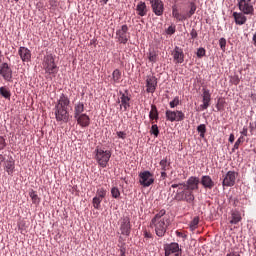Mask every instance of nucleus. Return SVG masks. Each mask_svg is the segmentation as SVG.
Returning a JSON list of instances; mask_svg holds the SVG:
<instances>
[{"label":"nucleus","instance_id":"nucleus-47","mask_svg":"<svg viewBox=\"0 0 256 256\" xmlns=\"http://www.w3.org/2000/svg\"><path fill=\"white\" fill-rule=\"evenodd\" d=\"M7 147V143L5 142V138L0 136V151H3V149Z\"/></svg>","mask_w":256,"mask_h":256},{"label":"nucleus","instance_id":"nucleus-23","mask_svg":"<svg viewBox=\"0 0 256 256\" xmlns=\"http://www.w3.org/2000/svg\"><path fill=\"white\" fill-rule=\"evenodd\" d=\"M148 11L149 10L147 9V4L145 2H138V4L136 5V13L139 17H145Z\"/></svg>","mask_w":256,"mask_h":256},{"label":"nucleus","instance_id":"nucleus-30","mask_svg":"<svg viewBox=\"0 0 256 256\" xmlns=\"http://www.w3.org/2000/svg\"><path fill=\"white\" fill-rule=\"evenodd\" d=\"M241 212L234 210L231 212V220L230 223L231 225H237V223H240L241 221Z\"/></svg>","mask_w":256,"mask_h":256},{"label":"nucleus","instance_id":"nucleus-14","mask_svg":"<svg viewBox=\"0 0 256 256\" xmlns=\"http://www.w3.org/2000/svg\"><path fill=\"white\" fill-rule=\"evenodd\" d=\"M251 1L249 0H239L238 7L239 10L244 13V15H253V5L249 4Z\"/></svg>","mask_w":256,"mask_h":256},{"label":"nucleus","instance_id":"nucleus-39","mask_svg":"<svg viewBox=\"0 0 256 256\" xmlns=\"http://www.w3.org/2000/svg\"><path fill=\"white\" fill-rule=\"evenodd\" d=\"M107 195V190L104 188H99L96 191V197H99L100 199H105V196Z\"/></svg>","mask_w":256,"mask_h":256},{"label":"nucleus","instance_id":"nucleus-26","mask_svg":"<svg viewBox=\"0 0 256 256\" xmlns=\"http://www.w3.org/2000/svg\"><path fill=\"white\" fill-rule=\"evenodd\" d=\"M4 170L8 173V175H13V172L15 171V160H6L4 162Z\"/></svg>","mask_w":256,"mask_h":256},{"label":"nucleus","instance_id":"nucleus-51","mask_svg":"<svg viewBox=\"0 0 256 256\" xmlns=\"http://www.w3.org/2000/svg\"><path fill=\"white\" fill-rule=\"evenodd\" d=\"M197 30L195 29H192L191 32H190V36L192 39H197Z\"/></svg>","mask_w":256,"mask_h":256},{"label":"nucleus","instance_id":"nucleus-18","mask_svg":"<svg viewBox=\"0 0 256 256\" xmlns=\"http://www.w3.org/2000/svg\"><path fill=\"white\" fill-rule=\"evenodd\" d=\"M201 181L198 177L192 176L190 177L185 184L186 189H189L190 191H197L199 189V183Z\"/></svg>","mask_w":256,"mask_h":256},{"label":"nucleus","instance_id":"nucleus-1","mask_svg":"<svg viewBox=\"0 0 256 256\" xmlns=\"http://www.w3.org/2000/svg\"><path fill=\"white\" fill-rule=\"evenodd\" d=\"M170 225L171 219L169 218V215H167V211L165 209H162L155 214L150 222V227L154 229L157 237H165V233H167V229Z\"/></svg>","mask_w":256,"mask_h":256},{"label":"nucleus","instance_id":"nucleus-32","mask_svg":"<svg viewBox=\"0 0 256 256\" xmlns=\"http://www.w3.org/2000/svg\"><path fill=\"white\" fill-rule=\"evenodd\" d=\"M0 95L4 97V99H8V101L11 100V91L5 86L0 87Z\"/></svg>","mask_w":256,"mask_h":256},{"label":"nucleus","instance_id":"nucleus-31","mask_svg":"<svg viewBox=\"0 0 256 256\" xmlns=\"http://www.w3.org/2000/svg\"><path fill=\"white\" fill-rule=\"evenodd\" d=\"M29 197L32 199L34 205H39V203H41V198H39V195H37L35 190H30Z\"/></svg>","mask_w":256,"mask_h":256},{"label":"nucleus","instance_id":"nucleus-42","mask_svg":"<svg viewBox=\"0 0 256 256\" xmlns=\"http://www.w3.org/2000/svg\"><path fill=\"white\" fill-rule=\"evenodd\" d=\"M148 59L151 63H157V53L155 51L150 52Z\"/></svg>","mask_w":256,"mask_h":256},{"label":"nucleus","instance_id":"nucleus-17","mask_svg":"<svg viewBox=\"0 0 256 256\" xmlns=\"http://www.w3.org/2000/svg\"><path fill=\"white\" fill-rule=\"evenodd\" d=\"M172 56L174 59V63L181 64L183 61H185V54L183 53V49L176 46L174 50L172 51Z\"/></svg>","mask_w":256,"mask_h":256},{"label":"nucleus","instance_id":"nucleus-55","mask_svg":"<svg viewBox=\"0 0 256 256\" xmlns=\"http://www.w3.org/2000/svg\"><path fill=\"white\" fill-rule=\"evenodd\" d=\"M226 256H241V255L237 252H230Z\"/></svg>","mask_w":256,"mask_h":256},{"label":"nucleus","instance_id":"nucleus-57","mask_svg":"<svg viewBox=\"0 0 256 256\" xmlns=\"http://www.w3.org/2000/svg\"><path fill=\"white\" fill-rule=\"evenodd\" d=\"M255 129V126L253 125V123H250V132L253 133Z\"/></svg>","mask_w":256,"mask_h":256},{"label":"nucleus","instance_id":"nucleus-8","mask_svg":"<svg viewBox=\"0 0 256 256\" xmlns=\"http://www.w3.org/2000/svg\"><path fill=\"white\" fill-rule=\"evenodd\" d=\"M129 37V27L126 24L122 25L121 28L116 31V39L118 40V43L127 45Z\"/></svg>","mask_w":256,"mask_h":256},{"label":"nucleus","instance_id":"nucleus-54","mask_svg":"<svg viewBox=\"0 0 256 256\" xmlns=\"http://www.w3.org/2000/svg\"><path fill=\"white\" fill-rule=\"evenodd\" d=\"M161 177L162 179H167V172L165 170H162Z\"/></svg>","mask_w":256,"mask_h":256},{"label":"nucleus","instance_id":"nucleus-43","mask_svg":"<svg viewBox=\"0 0 256 256\" xmlns=\"http://www.w3.org/2000/svg\"><path fill=\"white\" fill-rule=\"evenodd\" d=\"M179 102H180L179 97L176 96V97L169 103L171 109H175V107H177V105H179Z\"/></svg>","mask_w":256,"mask_h":256},{"label":"nucleus","instance_id":"nucleus-36","mask_svg":"<svg viewBox=\"0 0 256 256\" xmlns=\"http://www.w3.org/2000/svg\"><path fill=\"white\" fill-rule=\"evenodd\" d=\"M197 131L198 133H200V137L203 139V137H205V133H207V127L205 126V124H200L197 127Z\"/></svg>","mask_w":256,"mask_h":256},{"label":"nucleus","instance_id":"nucleus-15","mask_svg":"<svg viewBox=\"0 0 256 256\" xmlns=\"http://www.w3.org/2000/svg\"><path fill=\"white\" fill-rule=\"evenodd\" d=\"M202 99L203 104L200 105V107L202 111H205V109H209V106L211 105V92L209 91V89L203 88Z\"/></svg>","mask_w":256,"mask_h":256},{"label":"nucleus","instance_id":"nucleus-3","mask_svg":"<svg viewBox=\"0 0 256 256\" xmlns=\"http://www.w3.org/2000/svg\"><path fill=\"white\" fill-rule=\"evenodd\" d=\"M172 189H177L174 199L176 201H186V203H193L195 201V194L192 190L185 187V183L172 184Z\"/></svg>","mask_w":256,"mask_h":256},{"label":"nucleus","instance_id":"nucleus-2","mask_svg":"<svg viewBox=\"0 0 256 256\" xmlns=\"http://www.w3.org/2000/svg\"><path fill=\"white\" fill-rule=\"evenodd\" d=\"M70 103L71 101L69 100V97L65 96V94H62L60 96L59 100L57 101L54 107L56 121H63V123H67L69 121L68 107Z\"/></svg>","mask_w":256,"mask_h":256},{"label":"nucleus","instance_id":"nucleus-29","mask_svg":"<svg viewBox=\"0 0 256 256\" xmlns=\"http://www.w3.org/2000/svg\"><path fill=\"white\" fill-rule=\"evenodd\" d=\"M149 119L150 121H158L159 120V111L157 110V106L155 104H152L151 110L149 113Z\"/></svg>","mask_w":256,"mask_h":256},{"label":"nucleus","instance_id":"nucleus-13","mask_svg":"<svg viewBox=\"0 0 256 256\" xmlns=\"http://www.w3.org/2000/svg\"><path fill=\"white\" fill-rule=\"evenodd\" d=\"M0 75L5 81H11L13 79V70H11L9 64L4 62L0 65Z\"/></svg>","mask_w":256,"mask_h":256},{"label":"nucleus","instance_id":"nucleus-34","mask_svg":"<svg viewBox=\"0 0 256 256\" xmlns=\"http://www.w3.org/2000/svg\"><path fill=\"white\" fill-rule=\"evenodd\" d=\"M160 167L162 171H169L171 164L167 161V159H162L160 161Z\"/></svg>","mask_w":256,"mask_h":256},{"label":"nucleus","instance_id":"nucleus-49","mask_svg":"<svg viewBox=\"0 0 256 256\" xmlns=\"http://www.w3.org/2000/svg\"><path fill=\"white\" fill-rule=\"evenodd\" d=\"M167 35H173L175 34V26H169L166 30Z\"/></svg>","mask_w":256,"mask_h":256},{"label":"nucleus","instance_id":"nucleus-38","mask_svg":"<svg viewBox=\"0 0 256 256\" xmlns=\"http://www.w3.org/2000/svg\"><path fill=\"white\" fill-rule=\"evenodd\" d=\"M198 225H199V217L196 216L190 222L189 227H190L191 231H195V229H197Z\"/></svg>","mask_w":256,"mask_h":256},{"label":"nucleus","instance_id":"nucleus-6","mask_svg":"<svg viewBox=\"0 0 256 256\" xmlns=\"http://www.w3.org/2000/svg\"><path fill=\"white\" fill-rule=\"evenodd\" d=\"M139 183L142 187H151L155 183V177L150 171H143L139 173Z\"/></svg>","mask_w":256,"mask_h":256},{"label":"nucleus","instance_id":"nucleus-4","mask_svg":"<svg viewBox=\"0 0 256 256\" xmlns=\"http://www.w3.org/2000/svg\"><path fill=\"white\" fill-rule=\"evenodd\" d=\"M42 66L45 73H48V75H57L59 72V68L57 67V64H55V57L53 54H46L44 56Z\"/></svg>","mask_w":256,"mask_h":256},{"label":"nucleus","instance_id":"nucleus-33","mask_svg":"<svg viewBox=\"0 0 256 256\" xmlns=\"http://www.w3.org/2000/svg\"><path fill=\"white\" fill-rule=\"evenodd\" d=\"M112 81L113 83H121V70L115 69L112 73Z\"/></svg>","mask_w":256,"mask_h":256},{"label":"nucleus","instance_id":"nucleus-28","mask_svg":"<svg viewBox=\"0 0 256 256\" xmlns=\"http://www.w3.org/2000/svg\"><path fill=\"white\" fill-rule=\"evenodd\" d=\"M179 1H185V0H174V3H179ZM189 11L187 13V17H193L195 15V11H197V4H195V0H192L189 2Z\"/></svg>","mask_w":256,"mask_h":256},{"label":"nucleus","instance_id":"nucleus-27","mask_svg":"<svg viewBox=\"0 0 256 256\" xmlns=\"http://www.w3.org/2000/svg\"><path fill=\"white\" fill-rule=\"evenodd\" d=\"M85 112V104L83 102H77L74 105V117H78L79 115H84Z\"/></svg>","mask_w":256,"mask_h":256},{"label":"nucleus","instance_id":"nucleus-16","mask_svg":"<svg viewBox=\"0 0 256 256\" xmlns=\"http://www.w3.org/2000/svg\"><path fill=\"white\" fill-rule=\"evenodd\" d=\"M18 55L23 63H29L31 61V50L27 47L21 46L18 49Z\"/></svg>","mask_w":256,"mask_h":256},{"label":"nucleus","instance_id":"nucleus-12","mask_svg":"<svg viewBox=\"0 0 256 256\" xmlns=\"http://www.w3.org/2000/svg\"><path fill=\"white\" fill-rule=\"evenodd\" d=\"M153 13L157 17H161L165 11V4L161 0H150Z\"/></svg>","mask_w":256,"mask_h":256},{"label":"nucleus","instance_id":"nucleus-5","mask_svg":"<svg viewBox=\"0 0 256 256\" xmlns=\"http://www.w3.org/2000/svg\"><path fill=\"white\" fill-rule=\"evenodd\" d=\"M94 153H95V159L98 165L103 169H105V167H107V165L109 164V159H111V151L103 150L97 147Z\"/></svg>","mask_w":256,"mask_h":256},{"label":"nucleus","instance_id":"nucleus-44","mask_svg":"<svg viewBox=\"0 0 256 256\" xmlns=\"http://www.w3.org/2000/svg\"><path fill=\"white\" fill-rule=\"evenodd\" d=\"M240 81L241 80L239 79V76H237V75L231 76V78H230V83L232 85H239Z\"/></svg>","mask_w":256,"mask_h":256},{"label":"nucleus","instance_id":"nucleus-11","mask_svg":"<svg viewBox=\"0 0 256 256\" xmlns=\"http://www.w3.org/2000/svg\"><path fill=\"white\" fill-rule=\"evenodd\" d=\"M120 233L125 237L131 235V219L129 217H123L120 220Z\"/></svg>","mask_w":256,"mask_h":256},{"label":"nucleus","instance_id":"nucleus-40","mask_svg":"<svg viewBox=\"0 0 256 256\" xmlns=\"http://www.w3.org/2000/svg\"><path fill=\"white\" fill-rule=\"evenodd\" d=\"M245 142V137L244 136H240L237 141L234 144V147L232 149L233 152H235L236 149H239V146L241 145V143Z\"/></svg>","mask_w":256,"mask_h":256},{"label":"nucleus","instance_id":"nucleus-60","mask_svg":"<svg viewBox=\"0 0 256 256\" xmlns=\"http://www.w3.org/2000/svg\"><path fill=\"white\" fill-rule=\"evenodd\" d=\"M254 129H256V121L253 123Z\"/></svg>","mask_w":256,"mask_h":256},{"label":"nucleus","instance_id":"nucleus-45","mask_svg":"<svg viewBox=\"0 0 256 256\" xmlns=\"http://www.w3.org/2000/svg\"><path fill=\"white\" fill-rule=\"evenodd\" d=\"M219 45H220V49H222V51H225V47L227 45V40H225V38H220Z\"/></svg>","mask_w":256,"mask_h":256},{"label":"nucleus","instance_id":"nucleus-7","mask_svg":"<svg viewBox=\"0 0 256 256\" xmlns=\"http://www.w3.org/2000/svg\"><path fill=\"white\" fill-rule=\"evenodd\" d=\"M165 115L167 121H170L171 123H175V121L178 123L185 121V113H183L181 110H166Z\"/></svg>","mask_w":256,"mask_h":256},{"label":"nucleus","instance_id":"nucleus-50","mask_svg":"<svg viewBox=\"0 0 256 256\" xmlns=\"http://www.w3.org/2000/svg\"><path fill=\"white\" fill-rule=\"evenodd\" d=\"M240 133H241V135H243V137H247V135L249 133V129L247 128V126H244Z\"/></svg>","mask_w":256,"mask_h":256},{"label":"nucleus","instance_id":"nucleus-56","mask_svg":"<svg viewBox=\"0 0 256 256\" xmlns=\"http://www.w3.org/2000/svg\"><path fill=\"white\" fill-rule=\"evenodd\" d=\"M120 255L125 256V248H120Z\"/></svg>","mask_w":256,"mask_h":256},{"label":"nucleus","instance_id":"nucleus-20","mask_svg":"<svg viewBox=\"0 0 256 256\" xmlns=\"http://www.w3.org/2000/svg\"><path fill=\"white\" fill-rule=\"evenodd\" d=\"M74 119H76L80 127H89L91 125V118L87 114H80L78 117H74Z\"/></svg>","mask_w":256,"mask_h":256},{"label":"nucleus","instance_id":"nucleus-52","mask_svg":"<svg viewBox=\"0 0 256 256\" xmlns=\"http://www.w3.org/2000/svg\"><path fill=\"white\" fill-rule=\"evenodd\" d=\"M144 237L146 239H151L153 237V234H151V232L148 231H144Z\"/></svg>","mask_w":256,"mask_h":256},{"label":"nucleus","instance_id":"nucleus-25","mask_svg":"<svg viewBox=\"0 0 256 256\" xmlns=\"http://www.w3.org/2000/svg\"><path fill=\"white\" fill-rule=\"evenodd\" d=\"M233 17L235 19L236 25H245V23H247V17L244 13L234 12Z\"/></svg>","mask_w":256,"mask_h":256},{"label":"nucleus","instance_id":"nucleus-19","mask_svg":"<svg viewBox=\"0 0 256 256\" xmlns=\"http://www.w3.org/2000/svg\"><path fill=\"white\" fill-rule=\"evenodd\" d=\"M157 89V78L155 76H148L146 79L147 93H153Z\"/></svg>","mask_w":256,"mask_h":256},{"label":"nucleus","instance_id":"nucleus-48","mask_svg":"<svg viewBox=\"0 0 256 256\" xmlns=\"http://www.w3.org/2000/svg\"><path fill=\"white\" fill-rule=\"evenodd\" d=\"M116 135H117L118 139H127V133H125L123 131L116 132Z\"/></svg>","mask_w":256,"mask_h":256},{"label":"nucleus","instance_id":"nucleus-10","mask_svg":"<svg viewBox=\"0 0 256 256\" xmlns=\"http://www.w3.org/2000/svg\"><path fill=\"white\" fill-rule=\"evenodd\" d=\"M239 174L235 171H228L223 178L222 185L223 187H233L235 181H237V176Z\"/></svg>","mask_w":256,"mask_h":256},{"label":"nucleus","instance_id":"nucleus-37","mask_svg":"<svg viewBox=\"0 0 256 256\" xmlns=\"http://www.w3.org/2000/svg\"><path fill=\"white\" fill-rule=\"evenodd\" d=\"M111 195H112L113 199H119L121 197V191H119V188H117V187H112Z\"/></svg>","mask_w":256,"mask_h":256},{"label":"nucleus","instance_id":"nucleus-46","mask_svg":"<svg viewBox=\"0 0 256 256\" xmlns=\"http://www.w3.org/2000/svg\"><path fill=\"white\" fill-rule=\"evenodd\" d=\"M205 53H206L205 48H199L197 50V57H199V59H201V57H205Z\"/></svg>","mask_w":256,"mask_h":256},{"label":"nucleus","instance_id":"nucleus-61","mask_svg":"<svg viewBox=\"0 0 256 256\" xmlns=\"http://www.w3.org/2000/svg\"><path fill=\"white\" fill-rule=\"evenodd\" d=\"M14 1H16V2H17V1H19V0H14Z\"/></svg>","mask_w":256,"mask_h":256},{"label":"nucleus","instance_id":"nucleus-21","mask_svg":"<svg viewBox=\"0 0 256 256\" xmlns=\"http://www.w3.org/2000/svg\"><path fill=\"white\" fill-rule=\"evenodd\" d=\"M120 99H121V105L124 108V111H127V109H129V107H131V104L129 103V101H131V97H129V91H125V93L120 92Z\"/></svg>","mask_w":256,"mask_h":256},{"label":"nucleus","instance_id":"nucleus-35","mask_svg":"<svg viewBox=\"0 0 256 256\" xmlns=\"http://www.w3.org/2000/svg\"><path fill=\"white\" fill-rule=\"evenodd\" d=\"M102 201H103V198H99L98 196H95L92 200L94 209H101Z\"/></svg>","mask_w":256,"mask_h":256},{"label":"nucleus","instance_id":"nucleus-22","mask_svg":"<svg viewBox=\"0 0 256 256\" xmlns=\"http://www.w3.org/2000/svg\"><path fill=\"white\" fill-rule=\"evenodd\" d=\"M200 183L205 189H212L213 187H215V182L209 175L202 176Z\"/></svg>","mask_w":256,"mask_h":256},{"label":"nucleus","instance_id":"nucleus-62","mask_svg":"<svg viewBox=\"0 0 256 256\" xmlns=\"http://www.w3.org/2000/svg\"><path fill=\"white\" fill-rule=\"evenodd\" d=\"M248 1H251V0H248Z\"/></svg>","mask_w":256,"mask_h":256},{"label":"nucleus","instance_id":"nucleus-24","mask_svg":"<svg viewBox=\"0 0 256 256\" xmlns=\"http://www.w3.org/2000/svg\"><path fill=\"white\" fill-rule=\"evenodd\" d=\"M172 17H174L176 21H185L187 19V16L179 12V8L177 7V5L172 6Z\"/></svg>","mask_w":256,"mask_h":256},{"label":"nucleus","instance_id":"nucleus-9","mask_svg":"<svg viewBox=\"0 0 256 256\" xmlns=\"http://www.w3.org/2000/svg\"><path fill=\"white\" fill-rule=\"evenodd\" d=\"M165 256H181L183 254V250L179 247V243L172 242L170 244H166L164 246Z\"/></svg>","mask_w":256,"mask_h":256},{"label":"nucleus","instance_id":"nucleus-58","mask_svg":"<svg viewBox=\"0 0 256 256\" xmlns=\"http://www.w3.org/2000/svg\"><path fill=\"white\" fill-rule=\"evenodd\" d=\"M3 161H5V156H3V154H0V163H3Z\"/></svg>","mask_w":256,"mask_h":256},{"label":"nucleus","instance_id":"nucleus-53","mask_svg":"<svg viewBox=\"0 0 256 256\" xmlns=\"http://www.w3.org/2000/svg\"><path fill=\"white\" fill-rule=\"evenodd\" d=\"M228 141H229V143H234L235 142V134H230Z\"/></svg>","mask_w":256,"mask_h":256},{"label":"nucleus","instance_id":"nucleus-41","mask_svg":"<svg viewBox=\"0 0 256 256\" xmlns=\"http://www.w3.org/2000/svg\"><path fill=\"white\" fill-rule=\"evenodd\" d=\"M150 133L154 135V137H159V126H157V124H153Z\"/></svg>","mask_w":256,"mask_h":256},{"label":"nucleus","instance_id":"nucleus-59","mask_svg":"<svg viewBox=\"0 0 256 256\" xmlns=\"http://www.w3.org/2000/svg\"><path fill=\"white\" fill-rule=\"evenodd\" d=\"M104 5H107V3H109V0H102Z\"/></svg>","mask_w":256,"mask_h":256}]
</instances>
